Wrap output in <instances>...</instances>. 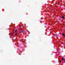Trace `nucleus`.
Segmentation results:
<instances>
[{
    "instance_id": "1",
    "label": "nucleus",
    "mask_w": 65,
    "mask_h": 65,
    "mask_svg": "<svg viewBox=\"0 0 65 65\" xmlns=\"http://www.w3.org/2000/svg\"><path fill=\"white\" fill-rule=\"evenodd\" d=\"M62 34L63 36V37H65V34H64L62 33Z\"/></svg>"
},
{
    "instance_id": "2",
    "label": "nucleus",
    "mask_w": 65,
    "mask_h": 65,
    "mask_svg": "<svg viewBox=\"0 0 65 65\" xmlns=\"http://www.w3.org/2000/svg\"><path fill=\"white\" fill-rule=\"evenodd\" d=\"M63 59H64L63 58H62V60H63V61H64V63H65V60H64Z\"/></svg>"
},
{
    "instance_id": "3",
    "label": "nucleus",
    "mask_w": 65,
    "mask_h": 65,
    "mask_svg": "<svg viewBox=\"0 0 65 65\" xmlns=\"http://www.w3.org/2000/svg\"><path fill=\"white\" fill-rule=\"evenodd\" d=\"M23 32H24V30H21V33H23Z\"/></svg>"
},
{
    "instance_id": "4",
    "label": "nucleus",
    "mask_w": 65,
    "mask_h": 65,
    "mask_svg": "<svg viewBox=\"0 0 65 65\" xmlns=\"http://www.w3.org/2000/svg\"><path fill=\"white\" fill-rule=\"evenodd\" d=\"M15 32H17V30H15V31H14Z\"/></svg>"
},
{
    "instance_id": "5",
    "label": "nucleus",
    "mask_w": 65,
    "mask_h": 65,
    "mask_svg": "<svg viewBox=\"0 0 65 65\" xmlns=\"http://www.w3.org/2000/svg\"><path fill=\"white\" fill-rule=\"evenodd\" d=\"M18 34L17 33H16L15 34V35H17Z\"/></svg>"
},
{
    "instance_id": "6",
    "label": "nucleus",
    "mask_w": 65,
    "mask_h": 65,
    "mask_svg": "<svg viewBox=\"0 0 65 65\" xmlns=\"http://www.w3.org/2000/svg\"><path fill=\"white\" fill-rule=\"evenodd\" d=\"M62 18H64V16H62Z\"/></svg>"
},
{
    "instance_id": "7",
    "label": "nucleus",
    "mask_w": 65,
    "mask_h": 65,
    "mask_svg": "<svg viewBox=\"0 0 65 65\" xmlns=\"http://www.w3.org/2000/svg\"><path fill=\"white\" fill-rule=\"evenodd\" d=\"M59 62H60V63H61V61H59Z\"/></svg>"
},
{
    "instance_id": "8",
    "label": "nucleus",
    "mask_w": 65,
    "mask_h": 65,
    "mask_svg": "<svg viewBox=\"0 0 65 65\" xmlns=\"http://www.w3.org/2000/svg\"><path fill=\"white\" fill-rule=\"evenodd\" d=\"M23 42H24L23 41Z\"/></svg>"
}]
</instances>
